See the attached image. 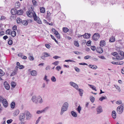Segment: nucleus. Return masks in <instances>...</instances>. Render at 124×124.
<instances>
[{
	"label": "nucleus",
	"mask_w": 124,
	"mask_h": 124,
	"mask_svg": "<svg viewBox=\"0 0 124 124\" xmlns=\"http://www.w3.org/2000/svg\"><path fill=\"white\" fill-rule=\"evenodd\" d=\"M25 116H26V120H30L32 117V115L30 112L28 111H26L25 112Z\"/></svg>",
	"instance_id": "obj_1"
},
{
	"label": "nucleus",
	"mask_w": 124,
	"mask_h": 124,
	"mask_svg": "<svg viewBox=\"0 0 124 124\" xmlns=\"http://www.w3.org/2000/svg\"><path fill=\"white\" fill-rule=\"evenodd\" d=\"M124 105L122 104L118 106L117 108V111L119 114H121L123 111Z\"/></svg>",
	"instance_id": "obj_2"
},
{
	"label": "nucleus",
	"mask_w": 124,
	"mask_h": 124,
	"mask_svg": "<svg viewBox=\"0 0 124 124\" xmlns=\"http://www.w3.org/2000/svg\"><path fill=\"white\" fill-rule=\"evenodd\" d=\"M26 13L29 17H32L33 18L34 16L36 15L35 13L33 11H29L28 12H27Z\"/></svg>",
	"instance_id": "obj_3"
},
{
	"label": "nucleus",
	"mask_w": 124,
	"mask_h": 124,
	"mask_svg": "<svg viewBox=\"0 0 124 124\" xmlns=\"http://www.w3.org/2000/svg\"><path fill=\"white\" fill-rule=\"evenodd\" d=\"M69 104L67 102H65L62 105V113L66 111L68 107Z\"/></svg>",
	"instance_id": "obj_4"
},
{
	"label": "nucleus",
	"mask_w": 124,
	"mask_h": 124,
	"mask_svg": "<svg viewBox=\"0 0 124 124\" xmlns=\"http://www.w3.org/2000/svg\"><path fill=\"white\" fill-rule=\"evenodd\" d=\"M100 37L99 34L98 33H95L93 35L92 39L94 40L97 41L98 40Z\"/></svg>",
	"instance_id": "obj_5"
},
{
	"label": "nucleus",
	"mask_w": 124,
	"mask_h": 124,
	"mask_svg": "<svg viewBox=\"0 0 124 124\" xmlns=\"http://www.w3.org/2000/svg\"><path fill=\"white\" fill-rule=\"evenodd\" d=\"M33 18L34 20L36 21L39 24H42V22L40 18L39 17L37 16L36 15L34 16Z\"/></svg>",
	"instance_id": "obj_6"
},
{
	"label": "nucleus",
	"mask_w": 124,
	"mask_h": 124,
	"mask_svg": "<svg viewBox=\"0 0 124 124\" xmlns=\"http://www.w3.org/2000/svg\"><path fill=\"white\" fill-rule=\"evenodd\" d=\"M25 117V113H22L20 114L19 117V119L21 121H23L24 120Z\"/></svg>",
	"instance_id": "obj_7"
},
{
	"label": "nucleus",
	"mask_w": 124,
	"mask_h": 124,
	"mask_svg": "<svg viewBox=\"0 0 124 124\" xmlns=\"http://www.w3.org/2000/svg\"><path fill=\"white\" fill-rule=\"evenodd\" d=\"M70 85L72 86L76 89L78 87V85L75 83L72 82H71L70 83Z\"/></svg>",
	"instance_id": "obj_8"
},
{
	"label": "nucleus",
	"mask_w": 124,
	"mask_h": 124,
	"mask_svg": "<svg viewBox=\"0 0 124 124\" xmlns=\"http://www.w3.org/2000/svg\"><path fill=\"white\" fill-rule=\"evenodd\" d=\"M83 36L84 39H88L90 38L91 34H90L88 33H85L83 35Z\"/></svg>",
	"instance_id": "obj_9"
},
{
	"label": "nucleus",
	"mask_w": 124,
	"mask_h": 124,
	"mask_svg": "<svg viewBox=\"0 0 124 124\" xmlns=\"http://www.w3.org/2000/svg\"><path fill=\"white\" fill-rule=\"evenodd\" d=\"M3 106L6 108L7 107L8 105V102L7 100L5 99H4L2 102Z\"/></svg>",
	"instance_id": "obj_10"
},
{
	"label": "nucleus",
	"mask_w": 124,
	"mask_h": 124,
	"mask_svg": "<svg viewBox=\"0 0 124 124\" xmlns=\"http://www.w3.org/2000/svg\"><path fill=\"white\" fill-rule=\"evenodd\" d=\"M96 51L100 54L102 53L103 52L102 49L101 47H97L96 48Z\"/></svg>",
	"instance_id": "obj_11"
},
{
	"label": "nucleus",
	"mask_w": 124,
	"mask_h": 124,
	"mask_svg": "<svg viewBox=\"0 0 124 124\" xmlns=\"http://www.w3.org/2000/svg\"><path fill=\"white\" fill-rule=\"evenodd\" d=\"M97 111L98 114H99L102 112L103 110L102 109L101 107L100 106H99L97 108Z\"/></svg>",
	"instance_id": "obj_12"
},
{
	"label": "nucleus",
	"mask_w": 124,
	"mask_h": 124,
	"mask_svg": "<svg viewBox=\"0 0 124 124\" xmlns=\"http://www.w3.org/2000/svg\"><path fill=\"white\" fill-rule=\"evenodd\" d=\"M4 86L5 88L8 90L10 89V86L8 84L7 82L5 81L4 83Z\"/></svg>",
	"instance_id": "obj_13"
},
{
	"label": "nucleus",
	"mask_w": 124,
	"mask_h": 124,
	"mask_svg": "<svg viewBox=\"0 0 124 124\" xmlns=\"http://www.w3.org/2000/svg\"><path fill=\"white\" fill-rule=\"evenodd\" d=\"M76 89L78 91L79 94L80 96H82L83 93V90L81 89H78V88H77Z\"/></svg>",
	"instance_id": "obj_14"
},
{
	"label": "nucleus",
	"mask_w": 124,
	"mask_h": 124,
	"mask_svg": "<svg viewBox=\"0 0 124 124\" xmlns=\"http://www.w3.org/2000/svg\"><path fill=\"white\" fill-rule=\"evenodd\" d=\"M36 96L35 95H34L32 97L31 99V100L33 102L36 104L37 103L38 101H37V99H36Z\"/></svg>",
	"instance_id": "obj_15"
},
{
	"label": "nucleus",
	"mask_w": 124,
	"mask_h": 124,
	"mask_svg": "<svg viewBox=\"0 0 124 124\" xmlns=\"http://www.w3.org/2000/svg\"><path fill=\"white\" fill-rule=\"evenodd\" d=\"M37 101H38V102L40 103H41L43 102L42 99L40 96L39 95L38 96Z\"/></svg>",
	"instance_id": "obj_16"
},
{
	"label": "nucleus",
	"mask_w": 124,
	"mask_h": 124,
	"mask_svg": "<svg viewBox=\"0 0 124 124\" xmlns=\"http://www.w3.org/2000/svg\"><path fill=\"white\" fill-rule=\"evenodd\" d=\"M17 11L16 9H12L11 10V13L13 15H15L17 13Z\"/></svg>",
	"instance_id": "obj_17"
},
{
	"label": "nucleus",
	"mask_w": 124,
	"mask_h": 124,
	"mask_svg": "<svg viewBox=\"0 0 124 124\" xmlns=\"http://www.w3.org/2000/svg\"><path fill=\"white\" fill-rule=\"evenodd\" d=\"M119 54L121 56H123V57H121V58L120 59L121 60H122L124 58V52L122 51H119L118 52Z\"/></svg>",
	"instance_id": "obj_18"
},
{
	"label": "nucleus",
	"mask_w": 124,
	"mask_h": 124,
	"mask_svg": "<svg viewBox=\"0 0 124 124\" xmlns=\"http://www.w3.org/2000/svg\"><path fill=\"white\" fill-rule=\"evenodd\" d=\"M112 117L114 119H115L116 118V113L115 111L113 110L112 111Z\"/></svg>",
	"instance_id": "obj_19"
},
{
	"label": "nucleus",
	"mask_w": 124,
	"mask_h": 124,
	"mask_svg": "<svg viewBox=\"0 0 124 124\" xmlns=\"http://www.w3.org/2000/svg\"><path fill=\"white\" fill-rule=\"evenodd\" d=\"M106 45V42L104 40H101L100 42L99 45L102 46H104Z\"/></svg>",
	"instance_id": "obj_20"
},
{
	"label": "nucleus",
	"mask_w": 124,
	"mask_h": 124,
	"mask_svg": "<svg viewBox=\"0 0 124 124\" xmlns=\"http://www.w3.org/2000/svg\"><path fill=\"white\" fill-rule=\"evenodd\" d=\"M18 56L19 57H21L22 59H26L27 58V57L25 56H24L23 55V54L21 53H20L18 54Z\"/></svg>",
	"instance_id": "obj_21"
},
{
	"label": "nucleus",
	"mask_w": 124,
	"mask_h": 124,
	"mask_svg": "<svg viewBox=\"0 0 124 124\" xmlns=\"http://www.w3.org/2000/svg\"><path fill=\"white\" fill-rule=\"evenodd\" d=\"M31 75L33 76H35L37 75V72L35 70H33L31 72Z\"/></svg>",
	"instance_id": "obj_22"
},
{
	"label": "nucleus",
	"mask_w": 124,
	"mask_h": 124,
	"mask_svg": "<svg viewBox=\"0 0 124 124\" xmlns=\"http://www.w3.org/2000/svg\"><path fill=\"white\" fill-rule=\"evenodd\" d=\"M88 66L89 67L93 69H96L97 68V66L95 65H92L91 64H89V65Z\"/></svg>",
	"instance_id": "obj_23"
},
{
	"label": "nucleus",
	"mask_w": 124,
	"mask_h": 124,
	"mask_svg": "<svg viewBox=\"0 0 124 124\" xmlns=\"http://www.w3.org/2000/svg\"><path fill=\"white\" fill-rule=\"evenodd\" d=\"M19 111L18 109H17L15 111L14 113V116H16L19 113Z\"/></svg>",
	"instance_id": "obj_24"
},
{
	"label": "nucleus",
	"mask_w": 124,
	"mask_h": 124,
	"mask_svg": "<svg viewBox=\"0 0 124 124\" xmlns=\"http://www.w3.org/2000/svg\"><path fill=\"white\" fill-rule=\"evenodd\" d=\"M71 115L74 117H76L77 116V114L76 113L73 111H72L71 112Z\"/></svg>",
	"instance_id": "obj_25"
},
{
	"label": "nucleus",
	"mask_w": 124,
	"mask_h": 124,
	"mask_svg": "<svg viewBox=\"0 0 124 124\" xmlns=\"http://www.w3.org/2000/svg\"><path fill=\"white\" fill-rule=\"evenodd\" d=\"M40 12L42 13H44L45 12V8L44 7H40Z\"/></svg>",
	"instance_id": "obj_26"
},
{
	"label": "nucleus",
	"mask_w": 124,
	"mask_h": 124,
	"mask_svg": "<svg viewBox=\"0 0 124 124\" xmlns=\"http://www.w3.org/2000/svg\"><path fill=\"white\" fill-rule=\"evenodd\" d=\"M69 31V29L67 27H63L62 28V31L66 33Z\"/></svg>",
	"instance_id": "obj_27"
},
{
	"label": "nucleus",
	"mask_w": 124,
	"mask_h": 124,
	"mask_svg": "<svg viewBox=\"0 0 124 124\" xmlns=\"http://www.w3.org/2000/svg\"><path fill=\"white\" fill-rule=\"evenodd\" d=\"M21 23L23 25H27L28 24V22H27V21L23 20L22 21Z\"/></svg>",
	"instance_id": "obj_28"
},
{
	"label": "nucleus",
	"mask_w": 124,
	"mask_h": 124,
	"mask_svg": "<svg viewBox=\"0 0 124 124\" xmlns=\"http://www.w3.org/2000/svg\"><path fill=\"white\" fill-rule=\"evenodd\" d=\"M22 20L20 18H17L16 19V21L17 23H21L22 22Z\"/></svg>",
	"instance_id": "obj_29"
},
{
	"label": "nucleus",
	"mask_w": 124,
	"mask_h": 124,
	"mask_svg": "<svg viewBox=\"0 0 124 124\" xmlns=\"http://www.w3.org/2000/svg\"><path fill=\"white\" fill-rule=\"evenodd\" d=\"M82 108L81 106L79 105L77 108V110L79 113H80V111L81 110Z\"/></svg>",
	"instance_id": "obj_30"
},
{
	"label": "nucleus",
	"mask_w": 124,
	"mask_h": 124,
	"mask_svg": "<svg viewBox=\"0 0 124 124\" xmlns=\"http://www.w3.org/2000/svg\"><path fill=\"white\" fill-rule=\"evenodd\" d=\"M12 31L10 29H8L6 31V34H7L10 35Z\"/></svg>",
	"instance_id": "obj_31"
},
{
	"label": "nucleus",
	"mask_w": 124,
	"mask_h": 124,
	"mask_svg": "<svg viewBox=\"0 0 124 124\" xmlns=\"http://www.w3.org/2000/svg\"><path fill=\"white\" fill-rule=\"evenodd\" d=\"M88 85L90 86V87L93 90H94L96 91H97V90L96 89L95 87L94 86V85Z\"/></svg>",
	"instance_id": "obj_32"
},
{
	"label": "nucleus",
	"mask_w": 124,
	"mask_h": 124,
	"mask_svg": "<svg viewBox=\"0 0 124 124\" xmlns=\"http://www.w3.org/2000/svg\"><path fill=\"white\" fill-rule=\"evenodd\" d=\"M12 36L14 37L16 35V32L15 31H13L11 32V34Z\"/></svg>",
	"instance_id": "obj_33"
},
{
	"label": "nucleus",
	"mask_w": 124,
	"mask_h": 124,
	"mask_svg": "<svg viewBox=\"0 0 124 124\" xmlns=\"http://www.w3.org/2000/svg\"><path fill=\"white\" fill-rule=\"evenodd\" d=\"M23 11L22 10H19L17 11V14L18 15H22L23 13Z\"/></svg>",
	"instance_id": "obj_34"
},
{
	"label": "nucleus",
	"mask_w": 124,
	"mask_h": 124,
	"mask_svg": "<svg viewBox=\"0 0 124 124\" xmlns=\"http://www.w3.org/2000/svg\"><path fill=\"white\" fill-rule=\"evenodd\" d=\"M15 105V103L14 102H12L11 104V107L12 108H14Z\"/></svg>",
	"instance_id": "obj_35"
},
{
	"label": "nucleus",
	"mask_w": 124,
	"mask_h": 124,
	"mask_svg": "<svg viewBox=\"0 0 124 124\" xmlns=\"http://www.w3.org/2000/svg\"><path fill=\"white\" fill-rule=\"evenodd\" d=\"M51 80L53 82H55L56 81V78L54 76H52L51 78Z\"/></svg>",
	"instance_id": "obj_36"
},
{
	"label": "nucleus",
	"mask_w": 124,
	"mask_h": 124,
	"mask_svg": "<svg viewBox=\"0 0 124 124\" xmlns=\"http://www.w3.org/2000/svg\"><path fill=\"white\" fill-rule=\"evenodd\" d=\"M107 98L105 96V97H104L103 96H101V97H100L99 99V100L101 101H102L104 100L105 99H107Z\"/></svg>",
	"instance_id": "obj_37"
},
{
	"label": "nucleus",
	"mask_w": 124,
	"mask_h": 124,
	"mask_svg": "<svg viewBox=\"0 0 124 124\" xmlns=\"http://www.w3.org/2000/svg\"><path fill=\"white\" fill-rule=\"evenodd\" d=\"M114 86L116 88V89H117L119 92H120L121 91V89L120 88V87L117 85H114Z\"/></svg>",
	"instance_id": "obj_38"
},
{
	"label": "nucleus",
	"mask_w": 124,
	"mask_h": 124,
	"mask_svg": "<svg viewBox=\"0 0 124 124\" xmlns=\"http://www.w3.org/2000/svg\"><path fill=\"white\" fill-rule=\"evenodd\" d=\"M17 73V71L16 70H15L12 73H11L10 75V76H14L16 75Z\"/></svg>",
	"instance_id": "obj_39"
},
{
	"label": "nucleus",
	"mask_w": 124,
	"mask_h": 124,
	"mask_svg": "<svg viewBox=\"0 0 124 124\" xmlns=\"http://www.w3.org/2000/svg\"><path fill=\"white\" fill-rule=\"evenodd\" d=\"M16 85V83L14 82H11V85L13 88H14L15 87Z\"/></svg>",
	"instance_id": "obj_40"
},
{
	"label": "nucleus",
	"mask_w": 124,
	"mask_h": 124,
	"mask_svg": "<svg viewBox=\"0 0 124 124\" xmlns=\"http://www.w3.org/2000/svg\"><path fill=\"white\" fill-rule=\"evenodd\" d=\"M74 45L77 47H78L79 46V43L77 41H74Z\"/></svg>",
	"instance_id": "obj_41"
},
{
	"label": "nucleus",
	"mask_w": 124,
	"mask_h": 124,
	"mask_svg": "<svg viewBox=\"0 0 124 124\" xmlns=\"http://www.w3.org/2000/svg\"><path fill=\"white\" fill-rule=\"evenodd\" d=\"M20 5L19 3H15V7L16 8H18L20 6Z\"/></svg>",
	"instance_id": "obj_42"
},
{
	"label": "nucleus",
	"mask_w": 124,
	"mask_h": 124,
	"mask_svg": "<svg viewBox=\"0 0 124 124\" xmlns=\"http://www.w3.org/2000/svg\"><path fill=\"white\" fill-rule=\"evenodd\" d=\"M115 39L114 38H110L109 41L110 42H113L115 41Z\"/></svg>",
	"instance_id": "obj_43"
},
{
	"label": "nucleus",
	"mask_w": 124,
	"mask_h": 124,
	"mask_svg": "<svg viewBox=\"0 0 124 124\" xmlns=\"http://www.w3.org/2000/svg\"><path fill=\"white\" fill-rule=\"evenodd\" d=\"M44 54H45L44 55V56L45 57H47L50 56V54L47 53H44Z\"/></svg>",
	"instance_id": "obj_44"
},
{
	"label": "nucleus",
	"mask_w": 124,
	"mask_h": 124,
	"mask_svg": "<svg viewBox=\"0 0 124 124\" xmlns=\"http://www.w3.org/2000/svg\"><path fill=\"white\" fill-rule=\"evenodd\" d=\"M10 39H9V40L8 41V44L10 45H11L13 43V41L12 40Z\"/></svg>",
	"instance_id": "obj_45"
},
{
	"label": "nucleus",
	"mask_w": 124,
	"mask_h": 124,
	"mask_svg": "<svg viewBox=\"0 0 124 124\" xmlns=\"http://www.w3.org/2000/svg\"><path fill=\"white\" fill-rule=\"evenodd\" d=\"M91 40H89L88 41L86 45L88 46H91Z\"/></svg>",
	"instance_id": "obj_46"
},
{
	"label": "nucleus",
	"mask_w": 124,
	"mask_h": 124,
	"mask_svg": "<svg viewBox=\"0 0 124 124\" xmlns=\"http://www.w3.org/2000/svg\"><path fill=\"white\" fill-rule=\"evenodd\" d=\"M118 54V53L117 52H113V53L111 54L112 55H113L114 56H115V57H117L116 56Z\"/></svg>",
	"instance_id": "obj_47"
},
{
	"label": "nucleus",
	"mask_w": 124,
	"mask_h": 124,
	"mask_svg": "<svg viewBox=\"0 0 124 124\" xmlns=\"http://www.w3.org/2000/svg\"><path fill=\"white\" fill-rule=\"evenodd\" d=\"M90 99L91 101L93 103L94 102V98L93 97H91L90 98Z\"/></svg>",
	"instance_id": "obj_48"
},
{
	"label": "nucleus",
	"mask_w": 124,
	"mask_h": 124,
	"mask_svg": "<svg viewBox=\"0 0 124 124\" xmlns=\"http://www.w3.org/2000/svg\"><path fill=\"white\" fill-rule=\"evenodd\" d=\"M61 69V68L60 66H57L56 68V69L58 71H59Z\"/></svg>",
	"instance_id": "obj_49"
},
{
	"label": "nucleus",
	"mask_w": 124,
	"mask_h": 124,
	"mask_svg": "<svg viewBox=\"0 0 124 124\" xmlns=\"http://www.w3.org/2000/svg\"><path fill=\"white\" fill-rule=\"evenodd\" d=\"M0 74H1V76L4 75L5 73L2 70L0 69Z\"/></svg>",
	"instance_id": "obj_50"
},
{
	"label": "nucleus",
	"mask_w": 124,
	"mask_h": 124,
	"mask_svg": "<svg viewBox=\"0 0 124 124\" xmlns=\"http://www.w3.org/2000/svg\"><path fill=\"white\" fill-rule=\"evenodd\" d=\"M91 49L93 51H94L96 49V47L94 46H91Z\"/></svg>",
	"instance_id": "obj_51"
},
{
	"label": "nucleus",
	"mask_w": 124,
	"mask_h": 124,
	"mask_svg": "<svg viewBox=\"0 0 124 124\" xmlns=\"http://www.w3.org/2000/svg\"><path fill=\"white\" fill-rule=\"evenodd\" d=\"M59 63V62L58 61H55L52 64H53L54 65H55L56 66L58 65Z\"/></svg>",
	"instance_id": "obj_52"
},
{
	"label": "nucleus",
	"mask_w": 124,
	"mask_h": 124,
	"mask_svg": "<svg viewBox=\"0 0 124 124\" xmlns=\"http://www.w3.org/2000/svg\"><path fill=\"white\" fill-rule=\"evenodd\" d=\"M74 69H75V70L77 72H79V69L77 67H74Z\"/></svg>",
	"instance_id": "obj_53"
},
{
	"label": "nucleus",
	"mask_w": 124,
	"mask_h": 124,
	"mask_svg": "<svg viewBox=\"0 0 124 124\" xmlns=\"http://www.w3.org/2000/svg\"><path fill=\"white\" fill-rule=\"evenodd\" d=\"M65 62H75V61L73 60H66L65 61Z\"/></svg>",
	"instance_id": "obj_54"
},
{
	"label": "nucleus",
	"mask_w": 124,
	"mask_h": 124,
	"mask_svg": "<svg viewBox=\"0 0 124 124\" xmlns=\"http://www.w3.org/2000/svg\"><path fill=\"white\" fill-rule=\"evenodd\" d=\"M13 121V120L12 119L8 120L7 121V123L8 124L11 123Z\"/></svg>",
	"instance_id": "obj_55"
},
{
	"label": "nucleus",
	"mask_w": 124,
	"mask_h": 124,
	"mask_svg": "<svg viewBox=\"0 0 124 124\" xmlns=\"http://www.w3.org/2000/svg\"><path fill=\"white\" fill-rule=\"evenodd\" d=\"M44 80L46 81V82H48L49 80V79H47V76L46 75L45 76V78H44Z\"/></svg>",
	"instance_id": "obj_56"
},
{
	"label": "nucleus",
	"mask_w": 124,
	"mask_h": 124,
	"mask_svg": "<svg viewBox=\"0 0 124 124\" xmlns=\"http://www.w3.org/2000/svg\"><path fill=\"white\" fill-rule=\"evenodd\" d=\"M91 56H90L88 55L85 56L84 57V58L85 59H88Z\"/></svg>",
	"instance_id": "obj_57"
},
{
	"label": "nucleus",
	"mask_w": 124,
	"mask_h": 124,
	"mask_svg": "<svg viewBox=\"0 0 124 124\" xmlns=\"http://www.w3.org/2000/svg\"><path fill=\"white\" fill-rule=\"evenodd\" d=\"M73 52L75 54H80L81 52H78L77 51H74Z\"/></svg>",
	"instance_id": "obj_58"
},
{
	"label": "nucleus",
	"mask_w": 124,
	"mask_h": 124,
	"mask_svg": "<svg viewBox=\"0 0 124 124\" xmlns=\"http://www.w3.org/2000/svg\"><path fill=\"white\" fill-rule=\"evenodd\" d=\"M41 117H39L38 118V119L37 120V121L35 123L36 124H37L39 122V121L40 120L41 118Z\"/></svg>",
	"instance_id": "obj_59"
},
{
	"label": "nucleus",
	"mask_w": 124,
	"mask_h": 124,
	"mask_svg": "<svg viewBox=\"0 0 124 124\" xmlns=\"http://www.w3.org/2000/svg\"><path fill=\"white\" fill-rule=\"evenodd\" d=\"M17 28V26L16 25H14L12 27V29L14 30H16Z\"/></svg>",
	"instance_id": "obj_60"
},
{
	"label": "nucleus",
	"mask_w": 124,
	"mask_h": 124,
	"mask_svg": "<svg viewBox=\"0 0 124 124\" xmlns=\"http://www.w3.org/2000/svg\"><path fill=\"white\" fill-rule=\"evenodd\" d=\"M45 46L48 48H50V46L48 44H45Z\"/></svg>",
	"instance_id": "obj_61"
},
{
	"label": "nucleus",
	"mask_w": 124,
	"mask_h": 124,
	"mask_svg": "<svg viewBox=\"0 0 124 124\" xmlns=\"http://www.w3.org/2000/svg\"><path fill=\"white\" fill-rule=\"evenodd\" d=\"M124 63V62L123 61L118 62V65H122Z\"/></svg>",
	"instance_id": "obj_62"
},
{
	"label": "nucleus",
	"mask_w": 124,
	"mask_h": 124,
	"mask_svg": "<svg viewBox=\"0 0 124 124\" xmlns=\"http://www.w3.org/2000/svg\"><path fill=\"white\" fill-rule=\"evenodd\" d=\"M116 56L117 57H116V59H117L118 60H121L120 59L121 56H120L117 55Z\"/></svg>",
	"instance_id": "obj_63"
},
{
	"label": "nucleus",
	"mask_w": 124,
	"mask_h": 124,
	"mask_svg": "<svg viewBox=\"0 0 124 124\" xmlns=\"http://www.w3.org/2000/svg\"><path fill=\"white\" fill-rule=\"evenodd\" d=\"M29 59L30 60L33 61L34 60V58L32 56H30L29 57Z\"/></svg>",
	"instance_id": "obj_64"
}]
</instances>
